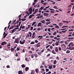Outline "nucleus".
<instances>
[{
	"label": "nucleus",
	"instance_id": "obj_59",
	"mask_svg": "<svg viewBox=\"0 0 74 74\" xmlns=\"http://www.w3.org/2000/svg\"><path fill=\"white\" fill-rule=\"evenodd\" d=\"M51 54L50 53H49L46 56V57H48V56H49Z\"/></svg>",
	"mask_w": 74,
	"mask_h": 74
},
{
	"label": "nucleus",
	"instance_id": "obj_21",
	"mask_svg": "<svg viewBox=\"0 0 74 74\" xmlns=\"http://www.w3.org/2000/svg\"><path fill=\"white\" fill-rule=\"evenodd\" d=\"M29 67H26L25 68V71H28V70H29Z\"/></svg>",
	"mask_w": 74,
	"mask_h": 74
},
{
	"label": "nucleus",
	"instance_id": "obj_6",
	"mask_svg": "<svg viewBox=\"0 0 74 74\" xmlns=\"http://www.w3.org/2000/svg\"><path fill=\"white\" fill-rule=\"evenodd\" d=\"M7 44V42H6L5 41H4L2 42L1 44L2 45H6V44Z\"/></svg>",
	"mask_w": 74,
	"mask_h": 74
},
{
	"label": "nucleus",
	"instance_id": "obj_3",
	"mask_svg": "<svg viewBox=\"0 0 74 74\" xmlns=\"http://www.w3.org/2000/svg\"><path fill=\"white\" fill-rule=\"evenodd\" d=\"M66 45L64 44H62L61 45L62 49V50H64L66 48Z\"/></svg>",
	"mask_w": 74,
	"mask_h": 74
},
{
	"label": "nucleus",
	"instance_id": "obj_29",
	"mask_svg": "<svg viewBox=\"0 0 74 74\" xmlns=\"http://www.w3.org/2000/svg\"><path fill=\"white\" fill-rule=\"evenodd\" d=\"M70 52V51L69 50H67L66 52V53H69Z\"/></svg>",
	"mask_w": 74,
	"mask_h": 74
},
{
	"label": "nucleus",
	"instance_id": "obj_47",
	"mask_svg": "<svg viewBox=\"0 0 74 74\" xmlns=\"http://www.w3.org/2000/svg\"><path fill=\"white\" fill-rule=\"evenodd\" d=\"M32 15H30L29 16V19H31V18H32Z\"/></svg>",
	"mask_w": 74,
	"mask_h": 74
},
{
	"label": "nucleus",
	"instance_id": "obj_46",
	"mask_svg": "<svg viewBox=\"0 0 74 74\" xmlns=\"http://www.w3.org/2000/svg\"><path fill=\"white\" fill-rule=\"evenodd\" d=\"M50 38H54V36L52 35L50 36Z\"/></svg>",
	"mask_w": 74,
	"mask_h": 74
},
{
	"label": "nucleus",
	"instance_id": "obj_53",
	"mask_svg": "<svg viewBox=\"0 0 74 74\" xmlns=\"http://www.w3.org/2000/svg\"><path fill=\"white\" fill-rule=\"evenodd\" d=\"M64 27H68V26H64L63 27H62V28H64Z\"/></svg>",
	"mask_w": 74,
	"mask_h": 74
},
{
	"label": "nucleus",
	"instance_id": "obj_4",
	"mask_svg": "<svg viewBox=\"0 0 74 74\" xmlns=\"http://www.w3.org/2000/svg\"><path fill=\"white\" fill-rule=\"evenodd\" d=\"M43 15L45 16H46V17H48L49 16V14L46 13H44L43 14Z\"/></svg>",
	"mask_w": 74,
	"mask_h": 74
},
{
	"label": "nucleus",
	"instance_id": "obj_64",
	"mask_svg": "<svg viewBox=\"0 0 74 74\" xmlns=\"http://www.w3.org/2000/svg\"><path fill=\"white\" fill-rule=\"evenodd\" d=\"M54 8H56V9H58V8L57 7V6H54L53 7Z\"/></svg>",
	"mask_w": 74,
	"mask_h": 74
},
{
	"label": "nucleus",
	"instance_id": "obj_5",
	"mask_svg": "<svg viewBox=\"0 0 74 74\" xmlns=\"http://www.w3.org/2000/svg\"><path fill=\"white\" fill-rule=\"evenodd\" d=\"M69 49H70V50H74V47H71V46H69Z\"/></svg>",
	"mask_w": 74,
	"mask_h": 74
},
{
	"label": "nucleus",
	"instance_id": "obj_51",
	"mask_svg": "<svg viewBox=\"0 0 74 74\" xmlns=\"http://www.w3.org/2000/svg\"><path fill=\"white\" fill-rule=\"evenodd\" d=\"M25 52V49H23L22 52H23V53H24Z\"/></svg>",
	"mask_w": 74,
	"mask_h": 74
},
{
	"label": "nucleus",
	"instance_id": "obj_56",
	"mask_svg": "<svg viewBox=\"0 0 74 74\" xmlns=\"http://www.w3.org/2000/svg\"><path fill=\"white\" fill-rule=\"evenodd\" d=\"M32 58H34V54H32L31 55Z\"/></svg>",
	"mask_w": 74,
	"mask_h": 74
},
{
	"label": "nucleus",
	"instance_id": "obj_8",
	"mask_svg": "<svg viewBox=\"0 0 74 74\" xmlns=\"http://www.w3.org/2000/svg\"><path fill=\"white\" fill-rule=\"evenodd\" d=\"M3 36H4L3 38H5V37H6V36H7V34H5V32L3 33Z\"/></svg>",
	"mask_w": 74,
	"mask_h": 74
},
{
	"label": "nucleus",
	"instance_id": "obj_49",
	"mask_svg": "<svg viewBox=\"0 0 74 74\" xmlns=\"http://www.w3.org/2000/svg\"><path fill=\"white\" fill-rule=\"evenodd\" d=\"M33 27H31L30 29V30H33Z\"/></svg>",
	"mask_w": 74,
	"mask_h": 74
},
{
	"label": "nucleus",
	"instance_id": "obj_14",
	"mask_svg": "<svg viewBox=\"0 0 74 74\" xmlns=\"http://www.w3.org/2000/svg\"><path fill=\"white\" fill-rule=\"evenodd\" d=\"M32 10H33V9H32L31 8H30L29 9L28 11L29 12H32Z\"/></svg>",
	"mask_w": 74,
	"mask_h": 74
},
{
	"label": "nucleus",
	"instance_id": "obj_45",
	"mask_svg": "<svg viewBox=\"0 0 74 74\" xmlns=\"http://www.w3.org/2000/svg\"><path fill=\"white\" fill-rule=\"evenodd\" d=\"M48 32H51V28H49L47 30Z\"/></svg>",
	"mask_w": 74,
	"mask_h": 74
},
{
	"label": "nucleus",
	"instance_id": "obj_27",
	"mask_svg": "<svg viewBox=\"0 0 74 74\" xmlns=\"http://www.w3.org/2000/svg\"><path fill=\"white\" fill-rule=\"evenodd\" d=\"M34 56L35 57V58H37L38 57V55L36 54H34Z\"/></svg>",
	"mask_w": 74,
	"mask_h": 74
},
{
	"label": "nucleus",
	"instance_id": "obj_61",
	"mask_svg": "<svg viewBox=\"0 0 74 74\" xmlns=\"http://www.w3.org/2000/svg\"><path fill=\"white\" fill-rule=\"evenodd\" d=\"M66 31H67V30L65 31H62V32L63 33H65V32H66Z\"/></svg>",
	"mask_w": 74,
	"mask_h": 74
},
{
	"label": "nucleus",
	"instance_id": "obj_13",
	"mask_svg": "<svg viewBox=\"0 0 74 74\" xmlns=\"http://www.w3.org/2000/svg\"><path fill=\"white\" fill-rule=\"evenodd\" d=\"M16 30L15 29H13V30H11V31H12V33H14V32H15V31H16Z\"/></svg>",
	"mask_w": 74,
	"mask_h": 74
},
{
	"label": "nucleus",
	"instance_id": "obj_22",
	"mask_svg": "<svg viewBox=\"0 0 74 74\" xmlns=\"http://www.w3.org/2000/svg\"><path fill=\"white\" fill-rule=\"evenodd\" d=\"M56 63H57V61L56 60H55L54 61L53 64H56Z\"/></svg>",
	"mask_w": 74,
	"mask_h": 74
},
{
	"label": "nucleus",
	"instance_id": "obj_57",
	"mask_svg": "<svg viewBox=\"0 0 74 74\" xmlns=\"http://www.w3.org/2000/svg\"><path fill=\"white\" fill-rule=\"evenodd\" d=\"M49 46H50V45H48L46 46V49H47V48H48V47H49Z\"/></svg>",
	"mask_w": 74,
	"mask_h": 74
},
{
	"label": "nucleus",
	"instance_id": "obj_37",
	"mask_svg": "<svg viewBox=\"0 0 74 74\" xmlns=\"http://www.w3.org/2000/svg\"><path fill=\"white\" fill-rule=\"evenodd\" d=\"M17 51H20V48L19 47H17L16 49Z\"/></svg>",
	"mask_w": 74,
	"mask_h": 74
},
{
	"label": "nucleus",
	"instance_id": "obj_19",
	"mask_svg": "<svg viewBox=\"0 0 74 74\" xmlns=\"http://www.w3.org/2000/svg\"><path fill=\"white\" fill-rule=\"evenodd\" d=\"M73 42H71V43H70L68 45V47H70L71 45H73Z\"/></svg>",
	"mask_w": 74,
	"mask_h": 74
},
{
	"label": "nucleus",
	"instance_id": "obj_52",
	"mask_svg": "<svg viewBox=\"0 0 74 74\" xmlns=\"http://www.w3.org/2000/svg\"><path fill=\"white\" fill-rule=\"evenodd\" d=\"M46 72H48V71H49V69H46Z\"/></svg>",
	"mask_w": 74,
	"mask_h": 74
},
{
	"label": "nucleus",
	"instance_id": "obj_39",
	"mask_svg": "<svg viewBox=\"0 0 74 74\" xmlns=\"http://www.w3.org/2000/svg\"><path fill=\"white\" fill-rule=\"evenodd\" d=\"M10 44H10V43L8 44L7 47H10V46H11V45H10Z\"/></svg>",
	"mask_w": 74,
	"mask_h": 74
},
{
	"label": "nucleus",
	"instance_id": "obj_30",
	"mask_svg": "<svg viewBox=\"0 0 74 74\" xmlns=\"http://www.w3.org/2000/svg\"><path fill=\"white\" fill-rule=\"evenodd\" d=\"M14 50H15V49H14V48H11V52H13Z\"/></svg>",
	"mask_w": 74,
	"mask_h": 74
},
{
	"label": "nucleus",
	"instance_id": "obj_25",
	"mask_svg": "<svg viewBox=\"0 0 74 74\" xmlns=\"http://www.w3.org/2000/svg\"><path fill=\"white\" fill-rule=\"evenodd\" d=\"M29 37H30V36L29 34H28L26 36V38H29Z\"/></svg>",
	"mask_w": 74,
	"mask_h": 74
},
{
	"label": "nucleus",
	"instance_id": "obj_15",
	"mask_svg": "<svg viewBox=\"0 0 74 74\" xmlns=\"http://www.w3.org/2000/svg\"><path fill=\"white\" fill-rule=\"evenodd\" d=\"M59 50V49H58V47H56L55 48V51L57 52H58V51Z\"/></svg>",
	"mask_w": 74,
	"mask_h": 74
},
{
	"label": "nucleus",
	"instance_id": "obj_54",
	"mask_svg": "<svg viewBox=\"0 0 74 74\" xmlns=\"http://www.w3.org/2000/svg\"><path fill=\"white\" fill-rule=\"evenodd\" d=\"M50 48L51 49H53V47H52V46H51L50 47Z\"/></svg>",
	"mask_w": 74,
	"mask_h": 74
},
{
	"label": "nucleus",
	"instance_id": "obj_41",
	"mask_svg": "<svg viewBox=\"0 0 74 74\" xmlns=\"http://www.w3.org/2000/svg\"><path fill=\"white\" fill-rule=\"evenodd\" d=\"M51 23V22H47L46 23V25H49V24H50V23Z\"/></svg>",
	"mask_w": 74,
	"mask_h": 74
},
{
	"label": "nucleus",
	"instance_id": "obj_2",
	"mask_svg": "<svg viewBox=\"0 0 74 74\" xmlns=\"http://www.w3.org/2000/svg\"><path fill=\"white\" fill-rule=\"evenodd\" d=\"M26 41V40H21L20 41V44H21L22 45H23L25 43V42Z\"/></svg>",
	"mask_w": 74,
	"mask_h": 74
},
{
	"label": "nucleus",
	"instance_id": "obj_62",
	"mask_svg": "<svg viewBox=\"0 0 74 74\" xmlns=\"http://www.w3.org/2000/svg\"><path fill=\"white\" fill-rule=\"evenodd\" d=\"M45 50L44 49H42L41 51V53H42V52H44V51Z\"/></svg>",
	"mask_w": 74,
	"mask_h": 74
},
{
	"label": "nucleus",
	"instance_id": "obj_24",
	"mask_svg": "<svg viewBox=\"0 0 74 74\" xmlns=\"http://www.w3.org/2000/svg\"><path fill=\"white\" fill-rule=\"evenodd\" d=\"M62 22H63L64 23H66L67 24L69 23V22H68V21H62Z\"/></svg>",
	"mask_w": 74,
	"mask_h": 74
},
{
	"label": "nucleus",
	"instance_id": "obj_32",
	"mask_svg": "<svg viewBox=\"0 0 74 74\" xmlns=\"http://www.w3.org/2000/svg\"><path fill=\"white\" fill-rule=\"evenodd\" d=\"M41 15V14L40 13L39 14H37L36 15V16H40Z\"/></svg>",
	"mask_w": 74,
	"mask_h": 74
},
{
	"label": "nucleus",
	"instance_id": "obj_55",
	"mask_svg": "<svg viewBox=\"0 0 74 74\" xmlns=\"http://www.w3.org/2000/svg\"><path fill=\"white\" fill-rule=\"evenodd\" d=\"M58 49H59V51H60L62 50V48H61V47H59L58 48Z\"/></svg>",
	"mask_w": 74,
	"mask_h": 74
},
{
	"label": "nucleus",
	"instance_id": "obj_58",
	"mask_svg": "<svg viewBox=\"0 0 74 74\" xmlns=\"http://www.w3.org/2000/svg\"><path fill=\"white\" fill-rule=\"evenodd\" d=\"M35 38V36H32V39H33L34 38Z\"/></svg>",
	"mask_w": 74,
	"mask_h": 74
},
{
	"label": "nucleus",
	"instance_id": "obj_40",
	"mask_svg": "<svg viewBox=\"0 0 74 74\" xmlns=\"http://www.w3.org/2000/svg\"><path fill=\"white\" fill-rule=\"evenodd\" d=\"M55 27L56 28H57V29H59V27L58 25H56Z\"/></svg>",
	"mask_w": 74,
	"mask_h": 74
},
{
	"label": "nucleus",
	"instance_id": "obj_50",
	"mask_svg": "<svg viewBox=\"0 0 74 74\" xmlns=\"http://www.w3.org/2000/svg\"><path fill=\"white\" fill-rule=\"evenodd\" d=\"M56 34V31H55L53 33V35L54 36H55Z\"/></svg>",
	"mask_w": 74,
	"mask_h": 74
},
{
	"label": "nucleus",
	"instance_id": "obj_12",
	"mask_svg": "<svg viewBox=\"0 0 74 74\" xmlns=\"http://www.w3.org/2000/svg\"><path fill=\"white\" fill-rule=\"evenodd\" d=\"M31 49L32 50V51H36V49H34V48L33 47H32L31 48Z\"/></svg>",
	"mask_w": 74,
	"mask_h": 74
},
{
	"label": "nucleus",
	"instance_id": "obj_33",
	"mask_svg": "<svg viewBox=\"0 0 74 74\" xmlns=\"http://www.w3.org/2000/svg\"><path fill=\"white\" fill-rule=\"evenodd\" d=\"M14 29V27H13V25L10 27L9 29V30H11V29Z\"/></svg>",
	"mask_w": 74,
	"mask_h": 74
},
{
	"label": "nucleus",
	"instance_id": "obj_26",
	"mask_svg": "<svg viewBox=\"0 0 74 74\" xmlns=\"http://www.w3.org/2000/svg\"><path fill=\"white\" fill-rule=\"evenodd\" d=\"M34 72H35L34 71V70H32L31 73L30 74H34Z\"/></svg>",
	"mask_w": 74,
	"mask_h": 74
},
{
	"label": "nucleus",
	"instance_id": "obj_38",
	"mask_svg": "<svg viewBox=\"0 0 74 74\" xmlns=\"http://www.w3.org/2000/svg\"><path fill=\"white\" fill-rule=\"evenodd\" d=\"M19 23V21H17V22H16L14 23V25H16V24H18Z\"/></svg>",
	"mask_w": 74,
	"mask_h": 74
},
{
	"label": "nucleus",
	"instance_id": "obj_7",
	"mask_svg": "<svg viewBox=\"0 0 74 74\" xmlns=\"http://www.w3.org/2000/svg\"><path fill=\"white\" fill-rule=\"evenodd\" d=\"M53 67V65H50L49 66L48 68L49 69H52V68Z\"/></svg>",
	"mask_w": 74,
	"mask_h": 74
},
{
	"label": "nucleus",
	"instance_id": "obj_42",
	"mask_svg": "<svg viewBox=\"0 0 74 74\" xmlns=\"http://www.w3.org/2000/svg\"><path fill=\"white\" fill-rule=\"evenodd\" d=\"M44 12H50V11L46 10V11H44Z\"/></svg>",
	"mask_w": 74,
	"mask_h": 74
},
{
	"label": "nucleus",
	"instance_id": "obj_36",
	"mask_svg": "<svg viewBox=\"0 0 74 74\" xmlns=\"http://www.w3.org/2000/svg\"><path fill=\"white\" fill-rule=\"evenodd\" d=\"M37 53L38 55H41V52H37Z\"/></svg>",
	"mask_w": 74,
	"mask_h": 74
},
{
	"label": "nucleus",
	"instance_id": "obj_20",
	"mask_svg": "<svg viewBox=\"0 0 74 74\" xmlns=\"http://www.w3.org/2000/svg\"><path fill=\"white\" fill-rule=\"evenodd\" d=\"M51 52H52V53H53V54H56V52H55V51L53 50H52Z\"/></svg>",
	"mask_w": 74,
	"mask_h": 74
},
{
	"label": "nucleus",
	"instance_id": "obj_48",
	"mask_svg": "<svg viewBox=\"0 0 74 74\" xmlns=\"http://www.w3.org/2000/svg\"><path fill=\"white\" fill-rule=\"evenodd\" d=\"M28 58H25V60H26V61L27 62H29V60H28Z\"/></svg>",
	"mask_w": 74,
	"mask_h": 74
},
{
	"label": "nucleus",
	"instance_id": "obj_18",
	"mask_svg": "<svg viewBox=\"0 0 74 74\" xmlns=\"http://www.w3.org/2000/svg\"><path fill=\"white\" fill-rule=\"evenodd\" d=\"M18 74H23L22 73V71H19L18 72Z\"/></svg>",
	"mask_w": 74,
	"mask_h": 74
},
{
	"label": "nucleus",
	"instance_id": "obj_60",
	"mask_svg": "<svg viewBox=\"0 0 74 74\" xmlns=\"http://www.w3.org/2000/svg\"><path fill=\"white\" fill-rule=\"evenodd\" d=\"M35 42L36 43H37V42H38V41L37 40H35Z\"/></svg>",
	"mask_w": 74,
	"mask_h": 74
},
{
	"label": "nucleus",
	"instance_id": "obj_16",
	"mask_svg": "<svg viewBox=\"0 0 74 74\" xmlns=\"http://www.w3.org/2000/svg\"><path fill=\"white\" fill-rule=\"evenodd\" d=\"M39 71V69H35V71L36 73H38V71Z\"/></svg>",
	"mask_w": 74,
	"mask_h": 74
},
{
	"label": "nucleus",
	"instance_id": "obj_1",
	"mask_svg": "<svg viewBox=\"0 0 74 74\" xmlns=\"http://www.w3.org/2000/svg\"><path fill=\"white\" fill-rule=\"evenodd\" d=\"M20 38H15V41L14 42L17 43V44H19V42L20 40Z\"/></svg>",
	"mask_w": 74,
	"mask_h": 74
},
{
	"label": "nucleus",
	"instance_id": "obj_31",
	"mask_svg": "<svg viewBox=\"0 0 74 74\" xmlns=\"http://www.w3.org/2000/svg\"><path fill=\"white\" fill-rule=\"evenodd\" d=\"M21 67L22 68H24V67H26V66H25V64H23L21 65Z\"/></svg>",
	"mask_w": 74,
	"mask_h": 74
},
{
	"label": "nucleus",
	"instance_id": "obj_44",
	"mask_svg": "<svg viewBox=\"0 0 74 74\" xmlns=\"http://www.w3.org/2000/svg\"><path fill=\"white\" fill-rule=\"evenodd\" d=\"M47 50L49 51V52H51V51L50 50V49L48 48L47 49Z\"/></svg>",
	"mask_w": 74,
	"mask_h": 74
},
{
	"label": "nucleus",
	"instance_id": "obj_23",
	"mask_svg": "<svg viewBox=\"0 0 74 74\" xmlns=\"http://www.w3.org/2000/svg\"><path fill=\"white\" fill-rule=\"evenodd\" d=\"M35 44V42H34V41L30 43V44H31V45H33V44Z\"/></svg>",
	"mask_w": 74,
	"mask_h": 74
},
{
	"label": "nucleus",
	"instance_id": "obj_17",
	"mask_svg": "<svg viewBox=\"0 0 74 74\" xmlns=\"http://www.w3.org/2000/svg\"><path fill=\"white\" fill-rule=\"evenodd\" d=\"M41 24L42 23H38L37 25L38 27H39V26H41Z\"/></svg>",
	"mask_w": 74,
	"mask_h": 74
},
{
	"label": "nucleus",
	"instance_id": "obj_10",
	"mask_svg": "<svg viewBox=\"0 0 74 74\" xmlns=\"http://www.w3.org/2000/svg\"><path fill=\"white\" fill-rule=\"evenodd\" d=\"M40 44H41L40 42H39L36 45V47H40Z\"/></svg>",
	"mask_w": 74,
	"mask_h": 74
},
{
	"label": "nucleus",
	"instance_id": "obj_9",
	"mask_svg": "<svg viewBox=\"0 0 74 74\" xmlns=\"http://www.w3.org/2000/svg\"><path fill=\"white\" fill-rule=\"evenodd\" d=\"M38 12V9H35L34 12L33 13V14H35Z\"/></svg>",
	"mask_w": 74,
	"mask_h": 74
},
{
	"label": "nucleus",
	"instance_id": "obj_34",
	"mask_svg": "<svg viewBox=\"0 0 74 74\" xmlns=\"http://www.w3.org/2000/svg\"><path fill=\"white\" fill-rule=\"evenodd\" d=\"M29 34L30 35V37H32V32H29Z\"/></svg>",
	"mask_w": 74,
	"mask_h": 74
},
{
	"label": "nucleus",
	"instance_id": "obj_35",
	"mask_svg": "<svg viewBox=\"0 0 74 74\" xmlns=\"http://www.w3.org/2000/svg\"><path fill=\"white\" fill-rule=\"evenodd\" d=\"M36 22L35 21L33 22L32 25V26H33V25H34L35 24H36Z\"/></svg>",
	"mask_w": 74,
	"mask_h": 74
},
{
	"label": "nucleus",
	"instance_id": "obj_28",
	"mask_svg": "<svg viewBox=\"0 0 74 74\" xmlns=\"http://www.w3.org/2000/svg\"><path fill=\"white\" fill-rule=\"evenodd\" d=\"M21 20L23 21V22H24V21H25L26 20V19L25 18H23L21 19Z\"/></svg>",
	"mask_w": 74,
	"mask_h": 74
},
{
	"label": "nucleus",
	"instance_id": "obj_63",
	"mask_svg": "<svg viewBox=\"0 0 74 74\" xmlns=\"http://www.w3.org/2000/svg\"><path fill=\"white\" fill-rule=\"evenodd\" d=\"M40 68L41 69V68H44V66L42 65L40 66Z\"/></svg>",
	"mask_w": 74,
	"mask_h": 74
},
{
	"label": "nucleus",
	"instance_id": "obj_43",
	"mask_svg": "<svg viewBox=\"0 0 74 74\" xmlns=\"http://www.w3.org/2000/svg\"><path fill=\"white\" fill-rule=\"evenodd\" d=\"M30 27H31V25H28V26L27 27H28V29H29V28H30Z\"/></svg>",
	"mask_w": 74,
	"mask_h": 74
},
{
	"label": "nucleus",
	"instance_id": "obj_11",
	"mask_svg": "<svg viewBox=\"0 0 74 74\" xmlns=\"http://www.w3.org/2000/svg\"><path fill=\"white\" fill-rule=\"evenodd\" d=\"M40 22L42 23H44V24H45V20H42L40 21Z\"/></svg>",
	"mask_w": 74,
	"mask_h": 74
}]
</instances>
